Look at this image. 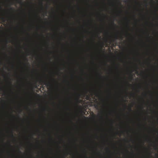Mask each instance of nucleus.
I'll list each match as a JSON object with an SVG mask.
<instances>
[{
    "mask_svg": "<svg viewBox=\"0 0 158 158\" xmlns=\"http://www.w3.org/2000/svg\"><path fill=\"white\" fill-rule=\"evenodd\" d=\"M69 7H71V4H69Z\"/></svg>",
    "mask_w": 158,
    "mask_h": 158,
    "instance_id": "obj_14",
    "label": "nucleus"
},
{
    "mask_svg": "<svg viewBox=\"0 0 158 158\" xmlns=\"http://www.w3.org/2000/svg\"><path fill=\"white\" fill-rule=\"evenodd\" d=\"M66 155H67L66 154V155H65V156L64 157V158H65H65H66Z\"/></svg>",
    "mask_w": 158,
    "mask_h": 158,
    "instance_id": "obj_25",
    "label": "nucleus"
},
{
    "mask_svg": "<svg viewBox=\"0 0 158 158\" xmlns=\"http://www.w3.org/2000/svg\"><path fill=\"white\" fill-rule=\"evenodd\" d=\"M124 106H126V105H124Z\"/></svg>",
    "mask_w": 158,
    "mask_h": 158,
    "instance_id": "obj_28",
    "label": "nucleus"
},
{
    "mask_svg": "<svg viewBox=\"0 0 158 158\" xmlns=\"http://www.w3.org/2000/svg\"><path fill=\"white\" fill-rule=\"evenodd\" d=\"M143 106H142V109H143Z\"/></svg>",
    "mask_w": 158,
    "mask_h": 158,
    "instance_id": "obj_24",
    "label": "nucleus"
},
{
    "mask_svg": "<svg viewBox=\"0 0 158 158\" xmlns=\"http://www.w3.org/2000/svg\"><path fill=\"white\" fill-rule=\"evenodd\" d=\"M61 0H60V49H61V33L60 31V29L61 28Z\"/></svg>",
    "mask_w": 158,
    "mask_h": 158,
    "instance_id": "obj_3",
    "label": "nucleus"
},
{
    "mask_svg": "<svg viewBox=\"0 0 158 158\" xmlns=\"http://www.w3.org/2000/svg\"><path fill=\"white\" fill-rule=\"evenodd\" d=\"M70 122L72 123V124H73V123L72 119H70Z\"/></svg>",
    "mask_w": 158,
    "mask_h": 158,
    "instance_id": "obj_10",
    "label": "nucleus"
},
{
    "mask_svg": "<svg viewBox=\"0 0 158 158\" xmlns=\"http://www.w3.org/2000/svg\"><path fill=\"white\" fill-rule=\"evenodd\" d=\"M40 5H41V6H43V3L42 2H41L40 3Z\"/></svg>",
    "mask_w": 158,
    "mask_h": 158,
    "instance_id": "obj_11",
    "label": "nucleus"
},
{
    "mask_svg": "<svg viewBox=\"0 0 158 158\" xmlns=\"http://www.w3.org/2000/svg\"><path fill=\"white\" fill-rule=\"evenodd\" d=\"M2 19H3V22H4L5 20H4V18H3Z\"/></svg>",
    "mask_w": 158,
    "mask_h": 158,
    "instance_id": "obj_18",
    "label": "nucleus"
},
{
    "mask_svg": "<svg viewBox=\"0 0 158 158\" xmlns=\"http://www.w3.org/2000/svg\"><path fill=\"white\" fill-rule=\"evenodd\" d=\"M67 44H69L68 42H67Z\"/></svg>",
    "mask_w": 158,
    "mask_h": 158,
    "instance_id": "obj_29",
    "label": "nucleus"
},
{
    "mask_svg": "<svg viewBox=\"0 0 158 158\" xmlns=\"http://www.w3.org/2000/svg\"><path fill=\"white\" fill-rule=\"evenodd\" d=\"M38 16H39V18H40V17L39 15ZM40 19L41 21H42V19Z\"/></svg>",
    "mask_w": 158,
    "mask_h": 158,
    "instance_id": "obj_19",
    "label": "nucleus"
},
{
    "mask_svg": "<svg viewBox=\"0 0 158 158\" xmlns=\"http://www.w3.org/2000/svg\"><path fill=\"white\" fill-rule=\"evenodd\" d=\"M8 43V42H7V41H6V44Z\"/></svg>",
    "mask_w": 158,
    "mask_h": 158,
    "instance_id": "obj_26",
    "label": "nucleus"
},
{
    "mask_svg": "<svg viewBox=\"0 0 158 158\" xmlns=\"http://www.w3.org/2000/svg\"><path fill=\"white\" fill-rule=\"evenodd\" d=\"M131 79H133V77H131Z\"/></svg>",
    "mask_w": 158,
    "mask_h": 158,
    "instance_id": "obj_27",
    "label": "nucleus"
},
{
    "mask_svg": "<svg viewBox=\"0 0 158 158\" xmlns=\"http://www.w3.org/2000/svg\"><path fill=\"white\" fill-rule=\"evenodd\" d=\"M89 96H87V99L88 100V99H89Z\"/></svg>",
    "mask_w": 158,
    "mask_h": 158,
    "instance_id": "obj_12",
    "label": "nucleus"
},
{
    "mask_svg": "<svg viewBox=\"0 0 158 158\" xmlns=\"http://www.w3.org/2000/svg\"><path fill=\"white\" fill-rule=\"evenodd\" d=\"M11 136L13 137H14L13 131H12L11 132Z\"/></svg>",
    "mask_w": 158,
    "mask_h": 158,
    "instance_id": "obj_6",
    "label": "nucleus"
},
{
    "mask_svg": "<svg viewBox=\"0 0 158 158\" xmlns=\"http://www.w3.org/2000/svg\"><path fill=\"white\" fill-rule=\"evenodd\" d=\"M69 149H67V151L65 152V154H66L67 155H69V154H70L69 152Z\"/></svg>",
    "mask_w": 158,
    "mask_h": 158,
    "instance_id": "obj_5",
    "label": "nucleus"
},
{
    "mask_svg": "<svg viewBox=\"0 0 158 158\" xmlns=\"http://www.w3.org/2000/svg\"><path fill=\"white\" fill-rule=\"evenodd\" d=\"M10 84L11 85H12V82L10 81Z\"/></svg>",
    "mask_w": 158,
    "mask_h": 158,
    "instance_id": "obj_13",
    "label": "nucleus"
},
{
    "mask_svg": "<svg viewBox=\"0 0 158 158\" xmlns=\"http://www.w3.org/2000/svg\"><path fill=\"white\" fill-rule=\"evenodd\" d=\"M13 116L14 117H15V116Z\"/></svg>",
    "mask_w": 158,
    "mask_h": 158,
    "instance_id": "obj_31",
    "label": "nucleus"
},
{
    "mask_svg": "<svg viewBox=\"0 0 158 158\" xmlns=\"http://www.w3.org/2000/svg\"><path fill=\"white\" fill-rule=\"evenodd\" d=\"M64 158H66V157H65Z\"/></svg>",
    "mask_w": 158,
    "mask_h": 158,
    "instance_id": "obj_32",
    "label": "nucleus"
},
{
    "mask_svg": "<svg viewBox=\"0 0 158 158\" xmlns=\"http://www.w3.org/2000/svg\"><path fill=\"white\" fill-rule=\"evenodd\" d=\"M44 12L46 14H47V13L46 11V10H45Z\"/></svg>",
    "mask_w": 158,
    "mask_h": 158,
    "instance_id": "obj_17",
    "label": "nucleus"
},
{
    "mask_svg": "<svg viewBox=\"0 0 158 158\" xmlns=\"http://www.w3.org/2000/svg\"><path fill=\"white\" fill-rule=\"evenodd\" d=\"M126 151L127 152H129L128 150H127Z\"/></svg>",
    "mask_w": 158,
    "mask_h": 158,
    "instance_id": "obj_23",
    "label": "nucleus"
},
{
    "mask_svg": "<svg viewBox=\"0 0 158 158\" xmlns=\"http://www.w3.org/2000/svg\"><path fill=\"white\" fill-rule=\"evenodd\" d=\"M112 23H113V24H114V21H112Z\"/></svg>",
    "mask_w": 158,
    "mask_h": 158,
    "instance_id": "obj_20",
    "label": "nucleus"
},
{
    "mask_svg": "<svg viewBox=\"0 0 158 158\" xmlns=\"http://www.w3.org/2000/svg\"><path fill=\"white\" fill-rule=\"evenodd\" d=\"M129 110H130V111H132V109H131V107H130L129 108Z\"/></svg>",
    "mask_w": 158,
    "mask_h": 158,
    "instance_id": "obj_9",
    "label": "nucleus"
},
{
    "mask_svg": "<svg viewBox=\"0 0 158 158\" xmlns=\"http://www.w3.org/2000/svg\"><path fill=\"white\" fill-rule=\"evenodd\" d=\"M146 6H147V5H148L147 2H146Z\"/></svg>",
    "mask_w": 158,
    "mask_h": 158,
    "instance_id": "obj_15",
    "label": "nucleus"
},
{
    "mask_svg": "<svg viewBox=\"0 0 158 158\" xmlns=\"http://www.w3.org/2000/svg\"><path fill=\"white\" fill-rule=\"evenodd\" d=\"M119 37H120V39H123V36H122V35H120L119 36Z\"/></svg>",
    "mask_w": 158,
    "mask_h": 158,
    "instance_id": "obj_7",
    "label": "nucleus"
},
{
    "mask_svg": "<svg viewBox=\"0 0 158 158\" xmlns=\"http://www.w3.org/2000/svg\"><path fill=\"white\" fill-rule=\"evenodd\" d=\"M151 155V154H150L149 155Z\"/></svg>",
    "mask_w": 158,
    "mask_h": 158,
    "instance_id": "obj_30",
    "label": "nucleus"
},
{
    "mask_svg": "<svg viewBox=\"0 0 158 158\" xmlns=\"http://www.w3.org/2000/svg\"><path fill=\"white\" fill-rule=\"evenodd\" d=\"M18 1H19V2H20L19 1L20 0H17Z\"/></svg>",
    "mask_w": 158,
    "mask_h": 158,
    "instance_id": "obj_22",
    "label": "nucleus"
},
{
    "mask_svg": "<svg viewBox=\"0 0 158 158\" xmlns=\"http://www.w3.org/2000/svg\"><path fill=\"white\" fill-rule=\"evenodd\" d=\"M66 82H67L68 87L65 89V98L69 103H72V102L71 100L73 96L74 93H72L70 91V89H72L73 90H75L74 89L73 87L72 84L70 82L67 80V79L65 80Z\"/></svg>",
    "mask_w": 158,
    "mask_h": 158,
    "instance_id": "obj_1",
    "label": "nucleus"
},
{
    "mask_svg": "<svg viewBox=\"0 0 158 158\" xmlns=\"http://www.w3.org/2000/svg\"><path fill=\"white\" fill-rule=\"evenodd\" d=\"M1 90H4L2 88L0 87V91Z\"/></svg>",
    "mask_w": 158,
    "mask_h": 158,
    "instance_id": "obj_8",
    "label": "nucleus"
},
{
    "mask_svg": "<svg viewBox=\"0 0 158 158\" xmlns=\"http://www.w3.org/2000/svg\"><path fill=\"white\" fill-rule=\"evenodd\" d=\"M10 9L11 10H13V8H10Z\"/></svg>",
    "mask_w": 158,
    "mask_h": 158,
    "instance_id": "obj_16",
    "label": "nucleus"
},
{
    "mask_svg": "<svg viewBox=\"0 0 158 158\" xmlns=\"http://www.w3.org/2000/svg\"><path fill=\"white\" fill-rule=\"evenodd\" d=\"M52 78H50V80L48 81V80L47 77L46 75L44 80H41L40 81V82L42 83V86L43 85H45L47 87H51L52 86V83L51 81V79Z\"/></svg>",
    "mask_w": 158,
    "mask_h": 158,
    "instance_id": "obj_2",
    "label": "nucleus"
},
{
    "mask_svg": "<svg viewBox=\"0 0 158 158\" xmlns=\"http://www.w3.org/2000/svg\"><path fill=\"white\" fill-rule=\"evenodd\" d=\"M67 23V25H66V27L67 28H68L69 29H70L71 28L70 26H69V24L70 23L69 22V21H66Z\"/></svg>",
    "mask_w": 158,
    "mask_h": 158,
    "instance_id": "obj_4",
    "label": "nucleus"
},
{
    "mask_svg": "<svg viewBox=\"0 0 158 158\" xmlns=\"http://www.w3.org/2000/svg\"><path fill=\"white\" fill-rule=\"evenodd\" d=\"M127 0H125L124 1V2H126Z\"/></svg>",
    "mask_w": 158,
    "mask_h": 158,
    "instance_id": "obj_21",
    "label": "nucleus"
}]
</instances>
